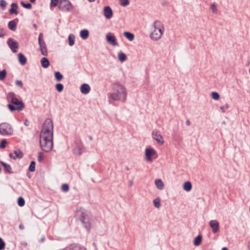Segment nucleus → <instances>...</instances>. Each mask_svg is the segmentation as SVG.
I'll return each mask as SVG.
<instances>
[{
	"instance_id": "obj_1",
	"label": "nucleus",
	"mask_w": 250,
	"mask_h": 250,
	"mask_svg": "<svg viewBox=\"0 0 250 250\" xmlns=\"http://www.w3.org/2000/svg\"><path fill=\"white\" fill-rule=\"evenodd\" d=\"M53 123L50 119H46L40 133V144L45 152L51 151L53 147Z\"/></svg>"
},
{
	"instance_id": "obj_2",
	"label": "nucleus",
	"mask_w": 250,
	"mask_h": 250,
	"mask_svg": "<svg viewBox=\"0 0 250 250\" xmlns=\"http://www.w3.org/2000/svg\"><path fill=\"white\" fill-rule=\"evenodd\" d=\"M112 93H109L108 96L109 99L115 101L125 102L127 92L125 87L119 82H115L112 85Z\"/></svg>"
},
{
	"instance_id": "obj_3",
	"label": "nucleus",
	"mask_w": 250,
	"mask_h": 250,
	"mask_svg": "<svg viewBox=\"0 0 250 250\" xmlns=\"http://www.w3.org/2000/svg\"><path fill=\"white\" fill-rule=\"evenodd\" d=\"M76 216L77 219L81 222L82 226L87 231H90L92 226V220L87 214L84 208L82 207L78 208L76 212Z\"/></svg>"
},
{
	"instance_id": "obj_4",
	"label": "nucleus",
	"mask_w": 250,
	"mask_h": 250,
	"mask_svg": "<svg viewBox=\"0 0 250 250\" xmlns=\"http://www.w3.org/2000/svg\"><path fill=\"white\" fill-rule=\"evenodd\" d=\"M165 31L163 23L160 21H155L150 26V38L157 41L161 39Z\"/></svg>"
},
{
	"instance_id": "obj_5",
	"label": "nucleus",
	"mask_w": 250,
	"mask_h": 250,
	"mask_svg": "<svg viewBox=\"0 0 250 250\" xmlns=\"http://www.w3.org/2000/svg\"><path fill=\"white\" fill-rule=\"evenodd\" d=\"M58 8L62 11L68 12L73 8V6L68 0H59Z\"/></svg>"
},
{
	"instance_id": "obj_6",
	"label": "nucleus",
	"mask_w": 250,
	"mask_h": 250,
	"mask_svg": "<svg viewBox=\"0 0 250 250\" xmlns=\"http://www.w3.org/2000/svg\"><path fill=\"white\" fill-rule=\"evenodd\" d=\"M13 130L11 125L6 123L0 124V133L3 135L12 134Z\"/></svg>"
},
{
	"instance_id": "obj_7",
	"label": "nucleus",
	"mask_w": 250,
	"mask_h": 250,
	"mask_svg": "<svg viewBox=\"0 0 250 250\" xmlns=\"http://www.w3.org/2000/svg\"><path fill=\"white\" fill-rule=\"evenodd\" d=\"M43 34L41 33L39 35L38 41L40 45V48L41 53L42 55L46 56L48 55V52L46 43L43 39Z\"/></svg>"
},
{
	"instance_id": "obj_8",
	"label": "nucleus",
	"mask_w": 250,
	"mask_h": 250,
	"mask_svg": "<svg viewBox=\"0 0 250 250\" xmlns=\"http://www.w3.org/2000/svg\"><path fill=\"white\" fill-rule=\"evenodd\" d=\"M157 155L156 150L152 147H147L145 149V158L147 162H152L153 161L152 157Z\"/></svg>"
},
{
	"instance_id": "obj_9",
	"label": "nucleus",
	"mask_w": 250,
	"mask_h": 250,
	"mask_svg": "<svg viewBox=\"0 0 250 250\" xmlns=\"http://www.w3.org/2000/svg\"><path fill=\"white\" fill-rule=\"evenodd\" d=\"M152 137L155 140L158 144L163 145L164 140L162 135L161 134L160 131L157 129H154L152 132Z\"/></svg>"
},
{
	"instance_id": "obj_10",
	"label": "nucleus",
	"mask_w": 250,
	"mask_h": 250,
	"mask_svg": "<svg viewBox=\"0 0 250 250\" xmlns=\"http://www.w3.org/2000/svg\"><path fill=\"white\" fill-rule=\"evenodd\" d=\"M106 42L110 45L115 46L118 45L115 37L111 33L109 32L105 35Z\"/></svg>"
},
{
	"instance_id": "obj_11",
	"label": "nucleus",
	"mask_w": 250,
	"mask_h": 250,
	"mask_svg": "<svg viewBox=\"0 0 250 250\" xmlns=\"http://www.w3.org/2000/svg\"><path fill=\"white\" fill-rule=\"evenodd\" d=\"M7 43L13 52L16 53L18 51L19 44L17 42L14 41L12 39H9Z\"/></svg>"
},
{
	"instance_id": "obj_12",
	"label": "nucleus",
	"mask_w": 250,
	"mask_h": 250,
	"mask_svg": "<svg viewBox=\"0 0 250 250\" xmlns=\"http://www.w3.org/2000/svg\"><path fill=\"white\" fill-rule=\"evenodd\" d=\"M103 14L105 18L107 19H110L113 17V11L111 7L109 6H105L103 9Z\"/></svg>"
},
{
	"instance_id": "obj_13",
	"label": "nucleus",
	"mask_w": 250,
	"mask_h": 250,
	"mask_svg": "<svg viewBox=\"0 0 250 250\" xmlns=\"http://www.w3.org/2000/svg\"><path fill=\"white\" fill-rule=\"evenodd\" d=\"M209 226L212 229V231L215 233L219 230V225L218 221L216 220H212L209 222Z\"/></svg>"
},
{
	"instance_id": "obj_14",
	"label": "nucleus",
	"mask_w": 250,
	"mask_h": 250,
	"mask_svg": "<svg viewBox=\"0 0 250 250\" xmlns=\"http://www.w3.org/2000/svg\"><path fill=\"white\" fill-rule=\"evenodd\" d=\"M11 103L17 105L16 108L17 110L21 111L24 107V104L22 102L20 101L16 98H12L11 99Z\"/></svg>"
},
{
	"instance_id": "obj_15",
	"label": "nucleus",
	"mask_w": 250,
	"mask_h": 250,
	"mask_svg": "<svg viewBox=\"0 0 250 250\" xmlns=\"http://www.w3.org/2000/svg\"><path fill=\"white\" fill-rule=\"evenodd\" d=\"M9 156L13 159H21L23 157L22 151L19 149H16L14 151V153H10Z\"/></svg>"
},
{
	"instance_id": "obj_16",
	"label": "nucleus",
	"mask_w": 250,
	"mask_h": 250,
	"mask_svg": "<svg viewBox=\"0 0 250 250\" xmlns=\"http://www.w3.org/2000/svg\"><path fill=\"white\" fill-rule=\"evenodd\" d=\"M81 92L83 94H88L90 90V87L88 84L83 83V84L80 87Z\"/></svg>"
},
{
	"instance_id": "obj_17",
	"label": "nucleus",
	"mask_w": 250,
	"mask_h": 250,
	"mask_svg": "<svg viewBox=\"0 0 250 250\" xmlns=\"http://www.w3.org/2000/svg\"><path fill=\"white\" fill-rule=\"evenodd\" d=\"M155 185L156 188L159 190H163L164 188V183L161 179H156L155 180Z\"/></svg>"
},
{
	"instance_id": "obj_18",
	"label": "nucleus",
	"mask_w": 250,
	"mask_h": 250,
	"mask_svg": "<svg viewBox=\"0 0 250 250\" xmlns=\"http://www.w3.org/2000/svg\"><path fill=\"white\" fill-rule=\"evenodd\" d=\"M11 8L9 10V12L10 14H15L17 15L18 12L17 11V9L18 8V5L16 3H12L11 5Z\"/></svg>"
},
{
	"instance_id": "obj_19",
	"label": "nucleus",
	"mask_w": 250,
	"mask_h": 250,
	"mask_svg": "<svg viewBox=\"0 0 250 250\" xmlns=\"http://www.w3.org/2000/svg\"><path fill=\"white\" fill-rule=\"evenodd\" d=\"M123 35L130 42L133 41L134 39V34L129 32H124Z\"/></svg>"
},
{
	"instance_id": "obj_20",
	"label": "nucleus",
	"mask_w": 250,
	"mask_h": 250,
	"mask_svg": "<svg viewBox=\"0 0 250 250\" xmlns=\"http://www.w3.org/2000/svg\"><path fill=\"white\" fill-rule=\"evenodd\" d=\"M18 60L22 65H24L27 61L26 58L22 53L18 54Z\"/></svg>"
},
{
	"instance_id": "obj_21",
	"label": "nucleus",
	"mask_w": 250,
	"mask_h": 250,
	"mask_svg": "<svg viewBox=\"0 0 250 250\" xmlns=\"http://www.w3.org/2000/svg\"><path fill=\"white\" fill-rule=\"evenodd\" d=\"M192 188V185L190 182L187 181L183 184V189L187 192H188L191 190Z\"/></svg>"
},
{
	"instance_id": "obj_22",
	"label": "nucleus",
	"mask_w": 250,
	"mask_h": 250,
	"mask_svg": "<svg viewBox=\"0 0 250 250\" xmlns=\"http://www.w3.org/2000/svg\"><path fill=\"white\" fill-rule=\"evenodd\" d=\"M80 35L83 40H86L88 37L89 32L87 29L82 30L80 31Z\"/></svg>"
},
{
	"instance_id": "obj_23",
	"label": "nucleus",
	"mask_w": 250,
	"mask_h": 250,
	"mask_svg": "<svg viewBox=\"0 0 250 250\" xmlns=\"http://www.w3.org/2000/svg\"><path fill=\"white\" fill-rule=\"evenodd\" d=\"M41 63L42 64V66L43 68H47L49 65V61L46 58H42L41 60Z\"/></svg>"
},
{
	"instance_id": "obj_24",
	"label": "nucleus",
	"mask_w": 250,
	"mask_h": 250,
	"mask_svg": "<svg viewBox=\"0 0 250 250\" xmlns=\"http://www.w3.org/2000/svg\"><path fill=\"white\" fill-rule=\"evenodd\" d=\"M118 59L120 62H123L126 60L127 58L125 53L123 52H119L118 54Z\"/></svg>"
},
{
	"instance_id": "obj_25",
	"label": "nucleus",
	"mask_w": 250,
	"mask_h": 250,
	"mask_svg": "<svg viewBox=\"0 0 250 250\" xmlns=\"http://www.w3.org/2000/svg\"><path fill=\"white\" fill-rule=\"evenodd\" d=\"M8 26L12 31H15L16 30L17 24L15 20L10 21L8 22Z\"/></svg>"
},
{
	"instance_id": "obj_26",
	"label": "nucleus",
	"mask_w": 250,
	"mask_h": 250,
	"mask_svg": "<svg viewBox=\"0 0 250 250\" xmlns=\"http://www.w3.org/2000/svg\"><path fill=\"white\" fill-rule=\"evenodd\" d=\"M202 236L201 235H198L196 236L193 241V244L195 246H199L202 241Z\"/></svg>"
},
{
	"instance_id": "obj_27",
	"label": "nucleus",
	"mask_w": 250,
	"mask_h": 250,
	"mask_svg": "<svg viewBox=\"0 0 250 250\" xmlns=\"http://www.w3.org/2000/svg\"><path fill=\"white\" fill-rule=\"evenodd\" d=\"M82 152V148L79 146H76L73 149V152L76 155H81Z\"/></svg>"
},
{
	"instance_id": "obj_28",
	"label": "nucleus",
	"mask_w": 250,
	"mask_h": 250,
	"mask_svg": "<svg viewBox=\"0 0 250 250\" xmlns=\"http://www.w3.org/2000/svg\"><path fill=\"white\" fill-rule=\"evenodd\" d=\"M75 39V37L73 34H71L69 35V37H68V41H69V45L70 46H72L74 44Z\"/></svg>"
},
{
	"instance_id": "obj_29",
	"label": "nucleus",
	"mask_w": 250,
	"mask_h": 250,
	"mask_svg": "<svg viewBox=\"0 0 250 250\" xmlns=\"http://www.w3.org/2000/svg\"><path fill=\"white\" fill-rule=\"evenodd\" d=\"M1 164L4 166L5 170L6 172H7L9 173H12V171L11 170V166L9 165H8L4 162H1Z\"/></svg>"
},
{
	"instance_id": "obj_30",
	"label": "nucleus",
	"mask_w": 250,
	"mask_h": 250,
	"mask_svg": "<svg viewBox=\"0 0 250 250\" xmlns=\"http://www.w3.org/2000/svg\"><path fill=\"white\" fill-rule=\"evenodd\" d=\"M155 207L159 208L161 206L160 199L159 197L156 198L153 201Z\"/></svg>"
},
{
	"instance_id": "obj_31",
	"label": "nucleus",
	"mask_w": 250,
	"mask_h": 250,
	"mask_svg": "<svg viewBox=\"0 0 250 250\" xmlns=\"http://www.w3.org/2000/svg\"><path fill=\"white\" fill-rule=\"evenodd\" d=\"M55 77L57 81H61L62 80L63 76L60 72L57 71L55 73Z\"/></svg>"
},
{
	"instance_id": "obj_32",
	"label": "nucleus",
	"mask_w": 250,
	"mask_h": 250,
	"mask_svg": "<svg viewBox=\"0 0 250 250\" xmlns=\"http://www.w3.org/2000/svg\"><path fill=\"white\" fill-rule=\"evenodd\" d=\"M211 97L214 100L217 101L220 99L219 94L216 92H213L211 94Z\"/></svg>"
},
{
	"instance_id": "obj_33",
	"label": "nucleus",
	"mask_w": 250,
	"mask_h": 250,
	"mask_svg": "<svg viewBox=\"0 0 250 250\" xmlns=\"http://www.w3.org/2000/svg\"><path fill=\"white\" fill-rule=\"evenodd\" d=\"M6 71L5 69L0 71V80L3 81L6 77Z\"/></svg>"
},
{
	"instance_id": "obj_34",
	"label": "nucleus",
	"mask_w": 250,
	"mask_h": 250,
	"mask_svg": "<svg viewBox=\"0 0 250 250\" xmlns=\"http://www.w3.org/2000/svg\"><path fill=\"white\" fill-rule=\"evenodd\" d=\"M18 204L20 207H23L25 204L24 199L21 197H19L18 199Z\"/></svg>"
},
{
	"instance_id": "obj_35",
	"label": "nucleus",
	"mask_w": 250,
	"mask_h": 250,
	"mask_svg": "<svg viewBox=\"0 0 250 250\" xmlns=\"http://www.w3.org/2000/svg\"><path fill=\"white\" fill-rule=\"evenodd\" d=\"M35 162L34 161H32L29 167V170L31 172H34L35 170Z\"/></svg>"
},
{
	"instance_id": "obj_36",
	"label": "nucleus",
	"mask_w": 250,
	"mask_h": 250,
	"mask_svg": "<svg viewBox=\"0 0 250 250\" xmlns=\"http://www.w3.org/2000/svg\"><path fill=\"white\" fill-rule=\"evenodd\" d=\"M56 88L59 92H61L63 90V86L62 83H58L56 85Z\"/></svg>"
},
{
	"instance_id": "obj_37",
	"label": "nucleus",
	"mask_w": 250,
	"mask_h": 250,
	"mask_svg": "<svg viewBox=\"0 0 250 250\" xmlns=\"http://www.w3.org/2000/svg\"><path fill=\"white\" fill-rule=\"evenodd\" d=\"M120 4L123 6H126L129 4L128 0H119Z\"/></svg>"
},
{
	"instance_id": "obj_38",
	"label": "nucleus",
	"mask_w": 250,
	"mask_h": 250,
	"mask_svg": "<svg viewBox=\"0 0 250 250\" xmlns=\"http://www.w3.org/2000/svg\"><path fill=\"white\" fill-rule=\"evenodd\" d=\"M229 108V104H226L225 105L221 106L220 108L221 110V111L223 113H224L226 111L227 109H228Z\"/></svg>"
},
{
	"instance_id": "obj_39",
	"label": "nucleus",
	"mask_w": 250,
	"mask_h": 250,
	"mask_svg": "<svg viewBox=\"0 0 250 250\" xmlns=\"http://www.w3.org/2000/svg\"><path fill=\"white\" fill-rule=\"evenodd\" d=\"M210 9H211L213 13L216 14L217 13V8L216 5L214 3H212L211 4Z\"/></svg>"
},
{
	"instance_id": "obj_40",
	"label": "nucleus",
	"mask_w": 250,
	"mask_h": 250,
	"mask_svg": "<svg viewBox=\"0 0 250 250\" xmlns=\"http://www.w3.org/2000/svg\"><path fill=\"white\" fill-rule=\"evenodd\" d=\"M0 6L2 9H5L7 6V2L4 0H0Z\"/></svg>"
},
{
	"instance_id": "obj_41",
	"label": "nucleus",
	"mask_w": 250,
	"mask_h": 250,
	"mask_svg": "<svg viewBox=\"0 0 250 250\" xmlns=\"http://www.w3.org/2000/svg\"><path fill=\"white\" fill-rule=\"evenodd\" d=\"M21 4L23 7L27 9H30L32 7L31 4L29 3H25L23 1H21Z\"/></svg>"
},
{
	"instance_id": "obj_42",
	"label": "nucleus",
	"mask_w": 250,
	"mask_h": 250,
	"mask_svg": "<svg viewBox=\"0 0 250 250\" xmlns=\"http://www.w3.org/2000/svg\"><path fill=\"white\" fill-rule=\"evenodd\" d=\"M59 5V0H51L50 6L55 7Z\"/></svg>"
},
{
	"instance_id": "obj_43",
	"label": "nucleus",
	"mask_w": 250,
	"mask_h": 250,
	"mask_svg": "<svg viewBox=\"0 0 250 250\" xmlns=\"http://www.w3.org/2000/svg\"><path fill=\"white\" fill-rule=\"evenodd\" d=\"M62 190L63 191L66 192L69 190V186L67 184H64L62 186Z\"/></svg>"
},
{
	"instance_id": "obj_44",
	"label": "nucleus",
	"mask_w": 250,
	"mask_h": 250,
	"mask_svg": "<svg viewBox=\"0 0 250 250\" xmlns=\"http://www.w3.org/2000/svg\"><path fill=\"white\" fill-rule=\"evenodd\" d=\"M7 144V141L6 139H3L1 141V143L0 144V148H4L5 147V145Z\"/></svg>"
},
{
	"instance_id": "obj_45",
	"label": "nucleus",
	"mask_w": 250,
	"mask_h": 250,
	"mask_svg": "<svg viewBox=\"0 0 250 250\" xmlns=\"http://www.w3.org/2000/svg\"><path fill=\"white\" fill-rule=\"evenodd\" d=\"M5 244L4 242L0 237V250H3L5 247Z\"/></svg>"
},
{
	"instance_id": "obj_46",
	"label": "nucleus",
	"mask_w": 250,
	"mask_h": 250,
	"mask_svg": "<svg viewBox=\"0 0 250 250\" xmlns=\"http://www.w3.org/2000/svg\"><path fill=\"white\" fill-rule=\"evenodd\" d=\"M72 250H86V249L83 247H81L80 246H75L73 248Z\"/></svg>"
},
{
	"instance_id": "obj_47",
	"label": "nucleus",
	"mask_w": 250,
	"mask_h": 250,
	"mask_svg": "<svg viewBox=\"0 0 250 250\" xmlns=\"http://www.w3.org/2000/svg\"><path fill=\"white\" fill-rule=\"evenodd\" d=\"M43 160V157L42 156V153L40 152L38 153V160L40 162H42Z\"/></svg>"
},
{
	"instance_id": "obj_48",
	"label": "nucleus",
	"mask_w": 250,
	"mask_h": 250,
	"mask_svg": "<svg viewBox=\"0 0 250 250\" xmlns=\"http://www.w3.org/2000/svg\"><path fill=\"white\" fill-rule=\"evenodd\" d=\"M8 106L9 109L11 111H13L17 110L16 107H15L14 106H13V105H12L11 104H8Z\"/></svg>"
},
{
	"instance_id": "obj_49",
	"label": "nucleus",
	"mask_w": 250,
	"mask_h": 250,
	"mask_svg": "<svg viewBox=\"0 0 250 250\" xmlns=\"http://www.w3.org/2000/svg\"><path fill=\"white\" fill-rule=\"evenodd\" d=\"M15 83L17 85L20 86L21 87L22 86V83L21 81L16 80L15 81Z\"/></svg>"
},
{
	"instance_id": "obj_50",
	"label": "nucleus",
	"mask_w": 250,
	"mask_h": 250,
	"mask_svg": "<svg viewBox=\"0 0 250 250\" xmlns=\"http://www.w3.org/2000/svg\"><path fill=\"white\" fill-rule=\"evenodd\" d=\"M5 35V32L3 29H0V37H3Z\"/></svg>"
},
{
	"instance_id": "obj_51",
	"label": "nucleus",
	"mask_w": 250,
	"mask_h": 250,
	"mask_svg": "<svg viewBox=\"0 0 250 250\" xmlns=\"http://www.w3.org/2000/svg\"><path fill=\"white\" fill-rule=\"evenodd\" d=\"M19 228L21 229H24V226L23 224H20L19 226Z\"/></svg>"
},
{
	"instance_id": "obj_52",
	"label": "nucleus",
	"mask_w": 250,
	"mask_h": 250,
	"mask_svg": "<svg viewBox=\"0 0 250 250\" xmlns=\"http://www.w3.org/2000/svg\"><path fill=\"white\" fill-rule=\"evenodd\" d=\"M248 250H250V241H249L248 244Z\"/></svg>"
},
{
	"instance_id": "obj_53",
	"label": "nucleus",
	"mask_w": 250,
	"mask_h": 250,
	"mask_svg": "<svg viewBox=\"0 0 250 250\" xmlns=\"http://www.w3.org/2000/svg\"><path fill=\"white\" fill-rule=\"evenodd\" d=\"M186 125H190V121L189 120H187L186 121Z\"/></svg>"
},
{
	"instance_id": "obj_54",
	"label": "nucleus",
	"mask_w": 250,
	"mask_h": 250,
	"mask_svg": "<svg viewBox=\"0 0 250 250\" xmlns=\"http://www.w3.org/2000/svg\"><path fill=\"white\" fill-rule=\"evenodd\" d=\"M44 240H45V238H44V237H42V238L41 239L40 241H41V242H43L44 241Z\"/></svg>"
},
{
	"instance_id": "obj_55",
	"label": "nucleus",
	"mask_w": 250,
	"mask_h": 250,
	"mask_svg": "<svg viewBox=\"0 0 250 250\" xmlns=\"http://www.w3.org/2000/svg\"><path fill=\"white\" fill-rule=\"evenodd\" d=\"M222 250H228L226 247H224L222 249Z\"/></svg>"
},
{
	"instance_id": "obj_56",
	"label": "nucleus",
	"mask_w": 250,
	"mask_h": 250,
	"mask_svg": "<svg viewBox=\"0 0 250 250\" xmlns=\"http://www.w3.org/2000/svg\"><path fill=\"white\" fill-rule=\"evenodd\" d=\"M33 26H34L36 29H37V26L36 24H33Z\"/></svg>"
},
{
	"instance_id": "obj_57",
	"label": "nucleus",
	"mask_w": 250,
	"mask_h": 250,
	"mask_svg": "<svg viewBox=\"0 0 250 250\" xmlns=\"http://www.w3.org/2000/svg\"><path fill=\"white\" fill-rule=\"evenodd\" d=\"M89 2H94L95 0H88Z\"/></svg>"
},
{
	"instance_id": "obj_58",
	"label": "nucleus",
	"mask_w": 250,
	"mask_h": 250,
	"mask_svg": "<svg viewBox=\"0 0 250 250\" xmlns=\"http://www.w3.org/2000/svg\"><path fill=\"white\" fill-rule=\"evenodd\" d=\"M31 2H34L36 1V0H30Z\"/></svg>"
},
{
	"instance_id": "obj_59",
	"label": "nucleus",
	"mask_w": 250,
	"mask_h": 250,
	"mask_svg": "<svg viewBox=\"0 0 250 250\" xmlns=\"http://www.w3.org/2000/svg\"><path fill=\"white\" fill-rule=\"evenodd\" d=\"M133 184V182L131 181L130 183V186H131Z\"/></svg>"
},
{
	"instance_id": "obj_60",
	"label": "nucleus",
	"mask_w": 250,
	"mask_h": 250,
	"mask_svg": "<svg viewBox=\"0 0 250 250\" xmlns=\"http://www.w3.org/2000/svg\"><path fill=\"white\" fill-rule=\"evenodd\" d=\"M249 72H250V69H249Z\"/></svg>"
}]
</instances>
